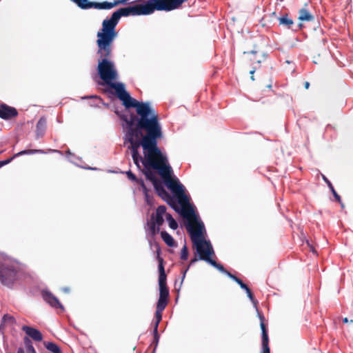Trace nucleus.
<instances>
[{
    "mask_svg": "<svg viewBox=\"0 0 353 353\" xmlns=\"http://www.w3.org/2000/svg\"><path fill=\"white\" fill-rule=\"evenodd\" d=\"M122 121L121 126L124 133L123 143L128 144L134 163L141 170L146 179L150 181L159 192L166 193L164 189L159 188V181L153 170L165 180V183L177 197L180 204L188 203V196L185 194V187L178 179H172V169L168 163L167 156L158 147V139L163 136L162 128L158 114L154 110L142 117H137L130 111L118 113Z\"/></svg>",
    "mask_w": 353,
    "mask_h": 353,
    "instance_id": "obj_1",
    "label": "nucleus"
},
{
    "mask_svg": "<svg viewBox=\"0 0 353 353\" xmlns=\"http://www.w3.org/2000/svg\"><path fill=\"white\" fill-rule=\"evenodd\" d=\"M112 53V48L106 49L105 51L98 48L97 54L99 56L97 71L100 78L113 88L118 98L122 101L125 108H135L137 117H142L151 113L154 109L151 107L150 103L139 102L132 98L130 94L125 90L123 83H114L118 79V72L114 63L110 60Z\"/></svg>",
    "mask_w": 353,
    "mask_h": 353,
    "instance_id": "obj_2",
    "label": "nucleus"
},
{
    "mask_svg": "<svg viewBox=\"0 0 353 353\" xmlns=\"http://www.w3.org/2000/svg\"><path fill=\"white\" fill-rule=\"evenodd\" d=\"M181 205H188V208L182 207L181 208H179L178 207H173V209L189 221L186 228L190 233L191 240L192 241V237L200 232L201 239L205 241V239L204 234L205 233V228L203 223L196 214L193 208L190 205L189 202L188 203Z\"/></svg>",
    "mask_w": 353,
    "mask_h": 353,
    "instance_id": "obj_3",
    "label": "nucleus"
},
{
    "mask_svg": "<svg viewBox=\"0 0 353 353\" xmlns=\"http://www.w3.org/2000/svg\"><path fill=\"white\" fill-rule=\"evenodd\" d=\"M119 21L112 13L110 19H105L102 23V28L97 32V45L103 51L108 48H112V43L117 36L115 27Z\"/></svg>",
    "mask_w": 353,
    "mask_h": 353,
    "instance_id": "obj_4",
    "label": "nucleus"
},
{
    "mask_svg": "<svg viewBox=\"0 0 353 353\" xmlns=\"http://www.w3.org/2000/svg\"><path fill=\"white\" fill-rule=\"evenodd\" d=\"M192 243L197 253L199 254V259L207 262L221 272L227 275L228 271L225 270L222 265L217 263L214 260L211 259L210 256L214 254L213 247L210 241H203L201 239L200 232L192 237Z\"/></svg>",
    "mask_w": 353,
    "mask_h": 353,
    "instance_id": "obj_5",
    "label": "nucleus"
},
{
    "mask_svg": "<svg viewBox=\"0 0 353 353\" xmlns=\"http://www.w3.org/2000/svg\"><path fill=\"white\" fill-rule=\"evenodd\" d=\"M154 10L152 0H148L143 4L119 8L116 12H113V14H114V17L119 21L121 17L147 15L153 13Z\"/></svg>",
    "mask_w": 353,
    "mask_h": 353,
    "instance_id": "obj_6",
    "label": "nucleus"
},
{
    "mask_svg": "<svg viewBox=\"0 0 353 353\" xmlns=\"http://www.w3.org/2000/svg\"><path fill=\"white\" fill-rule=\"evenodd\" d=\"M18 279V267L11 262H4L0 265V281L8 287H12Z\"/></svg>",
    "mask_w": 353,
    "mask_h": 353,
    "instance_id": "obj_7",
    "label": "nucleus"
},
{
    "mask_svg": "<svg viewBox=\"0 0 353 353\" xmlns=\"http://www.w3.org/2000/svg\"><path fill=\"white\" fill-rule=\"evenodd\" d=\"M118 5V2L103 1L101 3L89 1V0H81L79 8L82 10H88L90 8H95L99 10H110L114 6Z\"/></svg>",
    "mask_w": 353,
    "mask_h": 353,
    "instance_id": "obj_8",
    "label": "nucleus"
},
{
    "mask_svg": "<svg viewBox=\"0 0 353 353\" xmlns=\"http://www.w3.org/2000/svg\"><path fill=\"white\" fill-rule=\"evenodd\" d=\"M41 295L43 300L48 303L54 309H60L61 312L64 311V307L59 302V299L54 296L50 291L48 290H43L41 292Z\"/></svg>",
    "mask_w": 353,
    "mask_h": 353,
    "instance_id": "obj_9",
    "label": "nucleus"
},
{
    "mask_svg": "<svg viewBox=\"0 0 353 353\" xmlns=\"http://www.w3.org/2000/svg\"><path fill=\"white\" fill-rule=\"evenodd\" d=\"M259 319L261 320V329L262 332V352L261 353H270L269 339L268 332L264 324V316L259 313Z\"/></svg>",
    "mask_w": 353,
    "mask_h": 353,
    "instance_id": "obj_10",
    "label": "nucleus"
},
{
    "mask_svg": "<svg viewBox=\"0 0 353 353\" xmlns=\"http://www.w3.org/2000/svg\"><path fill=\"white\" fill-rule=\"evenodd\" d=\"M17 111L14 108L8 106L5 103L0 105V118L3 119H9L17 115Z\"/></svg>",
    "mask_w": 353,
    "mask_h": 353,
    "instance_id": "obj_11",
    "label": "nucleus"
},
{
    "mask_svg": "<svg viewBox=\"0 0 353 353\" xmlns=\"http://www.w3.org/2000/svg\"><path fill=\"white\" fill-rule=\"evenodd\" d=\"M22 330L25 332V333L30 337H31L33 340L36 341H41L43 339L42 334L38 330L27 326L23 325L22 327Z\"/></svg>",
    "mask_w": 353,
    "mask_h": 353,
    "instance_id": "obj_12",
    "label": "nucleus"
},
{
    "mask_svg": "<svg viewBox=\"0 0 353 353\" xmlns=\"http://www.w3.org/2000/svg\"><path fill=\"white\" fill-rule=\"evenodd\" d=\"M46 129V119L41 117L37 123V137H42Z\"/></svg>",
    "mask_w": 353,
    "mask_h": 353,
    "instance_id": "obj_13",
    "label": "nucleus"
},
{
    "mask_svg": "<svg viewBox=\"0 0 353 353\" xmlns=\"http://www.w3.org/2000/svg\"><path fill=\"white\" fill-rule=\"evenodd\" d=\"M299 19L300 21H311L314 20V16L305 8H301L299 11Z\"/></svg>",
    "mask_w": 353,
    "mask_h": 353,
    "instance_id": "obj_14",
    "label": "nucleus"
},
{
    "mask_svg": "<svg viewBox=\"0 0 353 353\" xmlns=\"http://www.w3.org/2000/svg\"><path fill=\"white\" fill-rule=\"evenodd\" d=\"M161 236L168 246L173 248L176 245L172 236L166 231H162L161 232Z\"/></svg>",
    "mask_w": 353,
    "mask_h": 353,
    "instance_id": "obj_15",
    "label": "nucleus"
},
{
    "mask_svg": "<svg viewBox=\"0 0 353 353\" xmlns=\"http://www.w3.org/2000/svg\"><path fill=\"white\" fill-rule=\"evenodd\" d=\"M128 178L134 182H137L138 184L141 185L143 188L145 189L144 181L142 179H137L134 174H133L130 170L127 171L125 172Z\"/></svg>",
    "mask_w": 353,
    "mask_h": 353,
    "instance_id": "obj_16",
    "label": "nucleus"
},
{
    "mask_svg": "<svg viewBox=\"0 0 353 353\" xmlns=\"http://www.w3.org/2000/svg\"><path fill=\"white\" fill-rule=\"evenodd\" d=\"M323 181L327 184V186L329 187V188L330 189L333 196H334V198L336 199V200L338 201V202H341V197L340 196L337 194V192L335 191L332 184L331 183V182L326 178V176H325L324 175H323Z\"/></svg>",
    "mask_w": 353,
    "mask_h": 353,
    "instance_id": "obj_17",
    "label": "nucleus"
},
{
    "mask_svg": "<svg viewBox=\"0 0 353 353\" xmlns=\"http://www.w3.org/2000/svg\"><path fill=\"white\" fill-rule=\"evenodd\" d=\"M45 347L47 350L52 352V353H61L60 348L58 345L52 342H48L45 343Z\"/></svg>",
    "mask_w": 353,
    "mask_h": 353,
    "instance_id": "obj_18",
    "label": "nucleus"
},
{
    "mask_svg": "<svg viewBox=\"0 0 353 353\" xmlns=\"http://www.w3.org/2000/svg\"><path fill=\"white\" fill-rule=\"evenodd\" d=\"M165 218L168 222L169 227L172 230H176L178 228V223L176 220L172 217L170 214H166Z\"/></svg>",
    "mask_w": 353,
    "mask_h": 353,
    "instance_id": "obj_19",
    "label": "nucleus"
},
{
    "mask_svg": "<svg viewBox=\"0 0 353 353\" xmlns=\"http://www.w3.org/2000/svg\"><path fill=\"white\" fill-rule=\"evenodd\" d=\"M169 290L166 285L159 287V298L168 300Z\"/></svg>",
    "mask_w": 353,
    "mask_h": 353,
    "instance_id": "obj_20",
    "label": "nucleus"
},
{
    "mask_svg": "<svg viewBox=\"0 0 353 353\" xmlns=\"http://www.w3.org/2000/svg\"><path fill=\"white\" fill-rule=\"evenodd\" d=\"M159 253H160V248L157 246V259L159 261V274H165V269H164V266H163V259L161 257H160Z\"/></svg>",
    "mask_w": 353,
    "mask_h": 353,
    "instance_id": "obj_21",
    "label": "nucleus"
},
{
    "mask_svg": "<svg viewBox=\"0 0 353 353\" xmlns=\"http://www.w3.org/2000/svg\"><path fill=\"white\" fill-rule=\"evenodd\" d=\"M7 323H9V324H14L15 323V319L14 318L10 315V314H4L3 316L2 317V320H1V325H5Z\"/></svg>",
    "mask_w": 353,
    "mask_h": 353,
    "instance_id": "obj_22",
    "label": "nucleus"
},
{
    "mask_svg": "<svg viewBox=\"0 0 353 353\" xmlns=\"http://www.w3.org/2000/svg\"><path fill=\"white\" fill-rule=\"evenodd\" d=\"M279 23L287 26L288 28L293 24V21L288 18L287 15L279 18Z\"/></svg>",
    "mask_w": 353,
    "mask_h": 353,
    "instance_id": "obj_23",
    "label": "nucleus"
},
{
    "mask_svg": "<svg viewBox=\"0 0 353 353\" xmlns=\"http://www.w3.org/2000/svg\"><path fill=\"white\" fill-rule=\"evenodd\" d=\"M159 232V227L155 224V223L151 222L149 224L148 233L151 236H154L157 233Z\"/></svg>",
    "mask_w": 353,
    "mask_h": 353,
    "instance_id": "obj_24",
    "label": "nucleus"
},
{
    "mask_svg": "<svg viewBox=\"0 0 353 353\" xmlns=\"http://www.w3.org/2000/svg\"><path fill=\"white\" fill-rule=\"evenodd\" d=\"M24 343L26 347L27 353H37L29 338L25 337Z\"/></svg>",
    "mask_w": 353,
    "mask_h": 353,
    "instance_id": "obj_25",
    "label": "nucleus"
},
{
    "mask_svg": "<svg viewBox=\"0 0 353 353\" xmlns=\"http://www.w3.org/2000/svg\"><path fill=\"white\" fill-rule=\"evenodd\" d=\"M167 299H159L157 304V310L159 311H163L168 304Z\"/></svg>",
    "mask_w": 353,
    "mask_h": 353,
    "instance_id": "obj_26",
    "label": "nucleus"
},
{
    "mask_svg": "<svg viewBox=\"0 0 353 353\" xmlns=\"http://www.w3.org/2000/svg\"><path fill=\"white\" fill-rule=\"evenodd\" d=\"M162 312L163 311H159V310H156V312H155V322L154 323V328H155L156 330H157V329H158L159 324L160 321H161V319H162Z\"/></svg>",
    "mask_w": 353,
    "mask_h": 353,
    "instance_id": "obj_27",
    "label": "nucleus"
},
{
    "mask_svg": "<svg viewBox=\"0 0 353 353\" xmlns=\"http://www.w3.org/2000/svg\"><path fill=\"white\" fill-rule=\"evenodd\" d=\"M152 219L154 220L152 222L155 223L158 227H160L163 223L164 219L163 216L155 214L154 217L152 216Z\"/></svg>",
    "mask_w": 353,
    "mask_h": 353,
    "instance_id": "obj_28",
    "label": "nucleus"
},
{
    "mask_svg": "<svg viewBox=\"0 0 353 353\" xmlns=\"http://www.w3.org/2000/svg\"><path fill=\"white\" fill-rule=\"evenodd\" d=\"M156 214L159 216L166 215V207L165 205H160L157 208Z\"/></svg>",
    "mask_w": 353,
    "mask_h": 353,
    "instance_id": "obj_29",
    "label": "nucleus"
},
{
    "mask_svg": "<svg viewBox=\"0 0 353 353\" xmlns=\"http://www.w3.org/2000/svg\"><path fill=\"white\" fill-rule=\"evenodd\" d=\"M36 152H39V153H45V152H43V150H23V151H21L19 152V153H17L16 154V156H20V155H22V154H34V153H36Z\"/></svg>",
    "mask_w": 353,
    "mask_h": 353,
    "instance_id": "obj_30",
    "label": "nucleus"
},
{
    "mask_svg": "<svg viewBox=\"0 0 353 353\" xmlns=\"http://www.w3.org/2000/svg\"><path fill=\"white\" fill-rule=\"evenodd\" d=\"M159 285L161 287L163 285H166V274H159Z\"/></svg>",
    "mask_w": 353,
    "mask_h": 353,
    "instance_id": "obj_31",
    "label": "nucleus"
},
{
    "mask_svg": "<svg viewBox=\"0 0 353 353\" xmlns=\"http://www.w3.org/2000/svg\"><path fill=\"white\" fill-rule=\"evenodd\" d=\"M188 256V250L185 245H183L181 252V259L182 260H187Z\"/></svg>",
    "mask_w": 353,
    "mask_h": 353,
    "instance_id": "obj_32",
    "label": "nucleus"
},
{
    "mask_svg": "<svg viewBox=\"0 0 353 353\" xmlns=\"http://www.w3.org/2000/svg\"><path fill=\"white\" fill-rule=\"evenodd\" d=\"M153 334H154V343H155V347H156L157 346L159 341V335L158 334V329H157V331H156L155 328H154Z\"/></svg>",
    "mask_w": 353,
    "mask_h": 353,
    "instance_id": "obj_33",
    "label": "nucleus"
},
{
    "mask_svg": "<svg viewBox=\"0 0 353 353\" xmlns=\"http://www.w3.org/2000/svg\"><path fill=\"white\" fill-rule=\"evenodd\" d=\"M247 295H248V298L250 299V300L252 302L254 305L255 307H256V304H257L258 302L254 299V296H253L252 292H249Z\"/></svg>",
    "mask_w": 353,
    "mask_h": 353,
    "instance_id": "obj_34",
    "label": "nucleus"
},
{
    "mask_svg": "<svg viewBox=\"0 0 353 353\" xmlns=\"http://www.w3.org/2000/svg\"><path fill=\"white\" fill-rule=\"evenodd\" d=\"M13 157L0 161V168L11 162Z\"/></svg>",
    "mask_w": 353,
    "mask_h": 353,
    "instance_id": "obj_35",
    "label": "nucleus"
},
{
    "mask_svg": "<svg viewBox=\"0 0 353 353\" xmlns=\"http://www.w3.org/2000/svg\"><path fill=\"white\" fill-rule=\"evenodd\" d=\"M227 276H229L230 279H232L233 281H234L236 282V281L238 280V277H236V276L232 274L230 272H227Z\"/></svg>",
    "mask_w": 353,
    "mask_h": 353,
    "instance_id": "obj_36",
    "label": "nucleus"
},
{
    "mask_svg": "<svg viewBox=\"0 0 353 353\" xmlns=\"http://www.w3.org/2000/svg\"><path fill=\"white\" fill-rule=\"evenodd\" d=\"M199 259V256L198 257L195 256L194 259H192L190 261V265L194 264L195 262H196Z\"/></svg>",
    "mask_w": 353,
    "mask_h": 353,
    "instance_id": "obj_37",
    "label": "nucleus"
},
{
    "mask_svg": "<svg viewBox=\"0 0 353 353\" xmlns=\"http://www.w3.org/2000/svg\"><path fill=\"white\" fill-rule=\"evenodd\" d=\"M188 268H186V269L183 272V274H182V279H181V283H183V280H184V279H185V274H186L187 271L188 270Z\"/></svg>",
    "mask_w": 353,
    "mask_h": 353,
    "instance_id": "obj_38",
    "label": "nucleus"
},
{
    "mask_svg": "<svg viewBox=\"0 0 353 353\" xmlns=\"http://www.w3.org/2000/svg\"><path fill=\"white\" fill-rule=\"evenodd\" d=\"M91 98H97V99H99V100H101V99L95 95H92V96H86V97H83V99H91Z\"/></svg>",
    "mask_w": 353,
    "mask_h": 353,
    "instance_id": "obj_39",
    "label": "nucleus"
},
{
    "mask_svg": "<svg viewBox=\"0 0 353 353\" xmlns=\"http://www.w3.org/2000/svg\"><path fill=\"white\" fill-rule=\"evenodd\" d=\"M240 287H241L242 289L245 290H247V289L248 288V285H247L246 284H245L244 283H243L240 285Z\"/></svg>",
    "mask_w": 353,
    "mask_h": 353,
    "instance_id": "obj_40",
    "label": "nucleus"
},
{
    "mask_svg": "<svg viewBox=\"0 0 353 353\" xmlns=\"http://www.w3.org/2000/svg\"><path fill=\"white\" fill-rule=\"evenodd\" d=\"M254 72H255V70H252L250 72V74L252 75V76H251V79H252V80H253V81L254 80V76H253V74H254Z\"/></svg>",
    "mask_w": 353,
    "mask_h": 353,
    "instance_id": "obj_41",
    "label": "nucleus"
},
{
    "mask_svg": "<svg viewBox=\"0 0 353 353\" xmlns=\"http://www.w3.org/2000/svg\"><path fill=\"white\" fill-rule=\"evenodd\" d=\"M71 1H72L73 3H74L77 6H79V4L81 1V0H70Z\"/></svg>",
    "mask_w": 353,
    "mask_h": 353,
    "instance_id": "obj_42",
    "label": "nucleus"
},
{
    "mask_svg": "<svg viewBox=\"0 0 353 353\" xmlns=\"http://www.w3.org/2000/svg\"><path fill=\"white\" fill-rule=\"evenodd\" d=\"M49 152H57V153H59V154H62V152L59 150H50Z\"/></svg>",
    "mask_w": 353,
    "mask_h": 353,
    "instance_id": "obj_43",
    "label": "nucleus"
},
{
    "mask_svg": "<svg viewBox=\"0 0 353 353\" xmlns=\"http://www.w3.org/2000/svg\"><path fill=\"white\" fill-rule=\"evenodd\" d=\"M236 282L239 285H241L243 282L240 279H238L237 281H236Z\"/></svg>",
    "mask_w": 353,
    "mask_h": 353,
    "instance_id": "obj_44",
    "label": "nucleus"
},
{
    "mask_svg": "<svg viewBox=\"0 0 353 353\" xmlns=\"http://www.w3.org/2000/svg\"><path fill=\"white\" fill-rule=\"evenodd\" d=\"M309 86H310V83H309V82H307V81H306V82L305 83V88L306 89H307V88H309Z\"/></svg>",
    "mask_w": 353,
    "mask_h": 353,
    "instance_id": "obj_45",
    "label": "nucleus"
},
{
    "mask_svg": "<svg viewBox=\"0 0 353 353\" xmlns=\"http://www.w3.org/2000/svg\"><path fill=\"white\" fill-rule=\"evenodd\" d=\"M66 154H67V157H68L69 155L71 156L72 155V153L71 152L68 150L67 152H66Z\"/></svg>",
    "mask_w": 353,
    "mask_h": 353,
    "instance_id": "obj_46",
    "label": "nucleus"
},
{
    "mask_svg": "<svg viewBox=\"0 0 353 353\" xmlns=\"http://www.w3.org/2000/svg\"><path fill=\"white\" fill-rule=\"evenodd\" d=\"M63 292H69V288H63Z\"/></svg>",
    "mask_w": 353,
    "mask_h": 353,
    "instance_id": "obj_47",
    "label": "nucleus"
},
{
    "mask_svg": "<svg viewBox=\"0 0 353 353\" xmlns=\"http://www.w3.org/2000/svg\"><path fill=\"white\" fill-rule=\"evenodd\" d=\"M17 353H25L22 349H19Z\"/></svg>",
    "mask_w": 353,
    "mask_h": 353,
    "instance_id": "obj_48",
    "label": "nucleus"
},
{
    "mask_svg": "<svg viewBox=\"0 0 353 353\" xmlns=\"http://www.w3.org/2000/svg\"><path fill=\"white\" fill-rule=\"evenodd\" d=\"M246 294H248L249 292H251L250 289L248 288L247 290H245Z\"/></svg>",
    "mask_w": 353,
    "mask_h": 353,
    "instance_id": "obj_49",
    "label": "nucleus"
},
{
    "mask_svg": "<svg viewBox=\"0 0 353 353\" xmlns=\"http://www.w3.org/2000/svg\"><path fill=\"white\" fill-rule=\"evenodd\" d=\"M343 323H347V322H348V319H347V318H344V319H343Z\"/></svg>",
    "mask_w": 353,
    "mask_h": 353,
    "instance_id": "obj_50",
    "label": "nucleus"
},
{
    "mask_svg": "<svg viewBox=\"0 0 353 353\" xmlns=\"http://www.w3.org/2000/svg\"><path fill=\"white\" fill-rule=\"evenodd\" d=\"M341 206V208H344V204L343 203V202L341 201V202H339Z\"/></svg>",
    "mask_w": 353,
    "mask_h": 353,
    "instance_id": "obj_51",
    "label": "nucleus"
},
{
    "mask_svg": "<svg viewBox=\"0 0 353 353\" xmlns=\"http://www.w3.org/2000/svg\"><path fill=\"white\" fill-rule=\"evenodd\" d=\"M87 169H88V170H95L96 168H92L88 167V168H87Z\"/></svg>",
    "mask_w": 353,
    "mask_h": 353,
    "instance_id": "obj_52",
    "label": "nucleus"
},
{
    "mask_svg": "<svg viewBox=\"0 0 353 353\" xmlns=\"http://www.w3.org/2000/svg\"><path fill=\"white\" fill-rule=\"evenodd\" d=\"M168 204H170V206H172V208H173V207H176L175 205H172V203H170V202H168Z\"/></svg>",
    "mask_w": 353,
    "mask_h": 353,
    "instance_id": "obj_53",
    "label": "nucleus"
},
{
    "mask_svg": "<svg viewBox=\"0 0 353 353\" xmlns=\"http://www.w3.org/2000/svg\"><path fill=\"white\" fill-rule=\"evenodd\" d=\"M168 204H170V206H172V208H173V207H176L175 205H172V203H170V202H168Z\"/></svg>",
    "mask_w": 353,
    "mask_h": 353,
    "instance_id": "obj_54",
    "label": "nucleus"
},
{
    "mask_svg": "<svg viewBox=\"0 0 353 353\" xmlns=\"http://www.w3.org/2000/svg\"><path fill=\"white\" fill-rule=\"evenodd\" d=\"M168 204H170V206H172V208H173V207H176L175 205H172V203H170V202H168Z\"/></svg>",
    "mask_w": 353,
    "mask_h": 353,
    "instance_id": "obj_55",
    "label": "nucleus"
},
{
    "mask_svg": "<svg viewBox=\"0 0 353 353\" xmlns=\"http://www.w3.org/2000/svg\"><path fill=\"white\" fill-rule=\"evenodd\" d=\"M250 53H252V54H255V53H256V51H254V50H252V51L250 52Z\"/></svg>",
    "mask_w": 353,
    "mask_h": 353,
    "instance_id": "obj_56",
    "label": "nucleus"
},
{
    "mask_svg": "<svg viewBox=\"0 0 353 353\" xmlns=\"http://www.w3.org/2000/svg\"><path fill=\"white\" fill-rule=\"evenodd\" d=\"M69 160H70V161L73 162L72 159H70Z\"/></svg>",
    "mask_w": 353,
    "mask_h": 353,
    "instance_id": "obj_57",
    "label": "nucleus"
}]
</instances>
